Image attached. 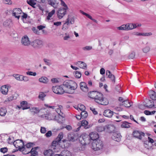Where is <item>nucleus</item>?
I'll use <instances>...</instances> for the list:
<instances>
[{"mask_svg": "<svg viewBox=\"0 0 156 156\" xmlns=\"http://www.w3.org/2000/svg\"><path fill=\"white\" fill-rule=\"evenodd\" d=\"M99 136L96 132H93L90 134L89 136H80L79 138L80 143L83 145H85L89 143V141L91 143L96 140H99Z\"/></svg>", "mask_w": 156, "mask_h": 156, "instance_id": "1", "label": "nucleus"}, {"mask_svg": "<svg viewBox=\"0 0 156 156\" xmlns=\"http://www.w3.org/2000/svg\"><path fill=\"white\" fill-rule=\"evenodd\" d=\"M63 87L65 89V92L73 94L74 93V90L76 89L77 86L74 81L67 80L64 81L62 85Z\"/></svg>", "mask_w": 156, "mask_h": 156, "instance_id": "2", "label": "nucleus"}, {"mask_svg": "<svg viewBox=\"0 0 156 156\" xmlns=\"http://www.w3.org/2000/svg\"><path fill=\"white\" fill-rule=\"evenodd\" d=\"M100 96H98V95L94 99L95 101L101 105H107L108 104V100L103 97V95L102 94L99 93Z\"/></svg>", "mask_w": 156, "mask_h": 156, "instance_id": "3", "label": "nucleus"}, {"mask_svg": "<svg viewBox=\"0 0 156 156\" xmlns=\"http://www.w3.org/2000/svg\"><path fill=\"white\" fill-rule=\"evenodd\" d=\"M103 147V144L100 140H97L91 143V147L95 151L100 150Z\"/></svg>", "mask_w": 156, "mask_h": 156, "instance_id": "4", "label": "nucleus"}, {"mask_svg": "<svg viewBox=\"0 0 156 156\" xmlns=\"http://www.w3.org/2000/svg\"><path fill=\"white\" fill-rule=\"evenodd\" d=\"M13 144L16 148H18L19 151L23 152L25 150V148L24 146V143L22 140H17L14 141Z\"/></svg>", "mask_w": 156, "mask_h": 156, "instance_id": "5", "label": "nucleus"}, {"mask_svg": "<svg viewBox=\"0 0 156 156\" xmlns=\"http://www.w3.org/2000/svg\"><path fill=\"white\" fill-rule=\"evenodd\" d=\"M52 89L55 93L58 94H62L65 92L62 85L59 86H53Z\"/></svg>", "mask_w": 156, "mask_h": 156, "instance_id": "6", "label": "nucleus"}, {"mask_svg": "<svg viewBox=\"0 0 156 156\" xmlns=\"http://www.w3.org/2000/svg\"><path fill=\"white\" fill-rule=\"evenodd\" d=\"M43 44V41L39 39H36L31 43V45L35 48H38L41 47Z\"/></svg>", "mask_w": 156, "mask_h": 156, "instance_id": "7", "label": "nucleus"}, {"mask_svg": "<svg viewBox=\"0 0 156 156\" xmlns=\"http://www.w3.org/2000/svg\"><path fill=\"white\" fill-rule=\"evenodd\" d=\"M22 12V11L20 8H15L12 11V16L19 20L20 17V15Z\"/></svg>", "mask_w": 156, "mask_h": 156, "instance_id": "8", "label": "nucleus"}, {"mask_svg": "<svg viewBox=\"0 0 156 156\" xmlns=\"http://www.w3.org/2000/svg\"><path fill=\"white\" fill-rule=\"evenodd\" d=\"M133 137L136 138L140 140H141L142 136H144L145 133L141 131L138 130L134 131L133 133Z\"/></svg>", "mask_w": 156, "mask_h": 156, "instance_id": "9", "label": "nucleus"}, {"mask_svg": "<svg viewBox=\"0 0 156 156\" xmlns=\"http://www.w3.org/2000/svg\"><path fill=\"white\" fill-rule=\"evenodd\" d=\"M67 9L62 8H60L57 12V15L59 19H61L66 15Z\"/></svg>", "mask_w": 156, "mask_h": 156, "instance_id": "10", "label": "nucleus"}, {"mask_svg": "<svg viewBox=\"0 0 156 156\" xmlns=\"http://www.w3.org/2000/svg\"><path fill=\"white\" fill-rule=\"evenodd\" d=\"M21 43L24 46H28L30 44V41L27 35H25L21 39Z\"/></svg>", "mask_w": 156, "mask_h": 156, "instance_id": "11", "label": "nucleus"}, {"mask_svg": "<svg viewBox=\"0 0 156 156\" xmlns=\"http://www.w3.org/2000/svg\"><path fill=\"white\" fill-rule=\"evenodd\" d=\"M112 139L117 141H119L121 140V135L118 132L114 133L112 136Z\"/></svg>", "mask_w": 156, "mask_h": 156, "instance_id": "12", "label": "nucleus"}, {"mask_svg": "<svg viewBox=\"0 0 156 156\" xmlns=\"http://www.w3.org/2000/svg\"><path fill=\"white\" fill-rule=\"evenodd\" d=\"M80 89L83 91L87 92L88 91V88L85 82H81L80 83Z\"/></svg>", "mask_w": 156, "mask_h": 156, "instance_id": "13", "label": "nucleus"}, {"mask_svg": "<svg viewBox=\"0 0 156 156\" xmlns=\"http://www.w3.org/2000/svg\"><path fill=\"white\" fill-rule=\"evenodd\" d=\"M98 95V96H100L99 92L96 91H92L89 92L88 94V96L90 98L94 99Z\"/></svg>", "mask_w": 156, "mask_h": 156, "instance_id": "14", "label": "nucleus"}, {"mask_svg": "<svg viewBox=\"0 0 156 156\" xmlns=\"http://www.w3.org/2000/svg\"><path fill=\"white\" fill-rule=\"evenodd\" d=\"M75 64L79 66L81 69H87V64L81 61H78L75 63Z\"/></svg>", "mask_w": 156, "mask_h": 156, "instance_id": "15", "label": "nucleus"}, {"mask_svg": "<svg viewBox=\"0 0 156 156\" xmlns=\"http://www.w3.org/2000/svg\"><path fill=\"white\" fill-rule=\"evenodd\" d=\"M10 87L9 85H5L1 87V91L2 93L4 94H7L8 91V88Z\"/></svg>", "mask_w": 156, "mask_h": 156, "instance_id": "16", "label": "nucleus"}, {"mask_svg": "<svg viewBox=\"0 0 156 156\" xmlns=\"http://www.w3.org/2000/svg\"><path fill=\"white\" fill-rule=\"evenodd\" d=\"M113 115V112L109 109L105 110L103 112V115L107 117L111 118Z\"/></svg>", "mask_w": 156, "mask_h": 156, "instance_id": "17", "label": "nucleus"}, {"mask_svg": "<svg viewBox=\"0 0 156 156\" xmlns=\"http://www.w3.org/2000/svg\"><path fill=\"white\" fill-rule=\"evenodd\" d=\"M38 148V147L32 148L30 151H28L27 153L23 152V154H26L30 153L31 154V156H35L37 154V152L36 151V150Z\"/></svg>", "mask_w": 156, "mask_h": 156, "instance_id": "18", "label": "nucleus"}, {"mask_svg": "<svg viewBox=\"0 0 156 156\" xmlns=\"http://www.w3.org/2000/svg\"><path fill=\"white\" fill-rule=\"evenodd\" d=\"M153 103L154 101L152 100H146L144 105L148 108H151L154 106Z\"/></svg>", "mask_w": 156, "mask_h": 156, "instance_id": "19", "label": "nucleus"}, {"mask_svg": "<svg viewBox=\"0 0 156 156\" xmlns=\"http://www.w3.org/2000/svg\"><path fill=\"white\" fill-rule=\"evenodd\" d=\"M106 74L108 75V77L110 79V80L113 83H115V76L111 74V72L109 70L106 71Z\"/></svg>", "mask_w": 156, "mask_h": 156, "instance_id": "20", "label": "nucleus"}, {"mask_svg": "<svg viewBox=\"0 0 156 156\" xmlns=\"http://www.w3.org/2000/svg\"><path fill=\"white\" fill-rule=\"evenodd\" d=\"M66 21L68 22L69 24H72L74 23V17L70 15H69L68 16V18L66 20Z\"/></svg>", "mask_w": 156, "mask_h": 156, "instance_id": "21", "label": "nucleus"}, {"mask_svg": "<svg viewBox=\"0 0 156 156\" xmlns=\"http://www.w3.org/2000/svg\"><path fill=\"white\" fill-rule=\"evenodd\" d=\"M80 122H81V126L84 127V128L86 129H88L91 126L90 125H88V122L86 120H83Z\"/></svg>", "mask_w": 156, "mask_h": 156, "instance_id": "22", "label": "nucleus"}, {"mask_svg": "<svg viewBox=\"0 0 156 156\" xmlns=\"http://www.w3.org/2000/svg\"><path fill=\"white\" fill-rule=\"evenodd\" d=\"M149 94L151 99L153 100H156V93L154 91L152 90L149 91Z\"/></svg>", "mask_w": 156, "mask_h": 156, "instance_id": "23", "label": "nucleus"}, {"mask_svg": "<svg viewBox=\"0 0 156 156\" xmlns=\"http://www.w3.org/2000/svg\"><path fill=\"white\" fill-rule=\"evenodd\" d=\"M120 105H124L125 107L129 108L132 106V104H131V103L127 100H126L122 101V104Z\"/></svg>", "mask_w": 156, "mask_h": 156, "instance_id": "24", "label": "nucleus"}, {"mask_svg": "<svg viewBox=\"0 0 156 156\" xmlns=\"http://www.w3.org/2000/svg\"><path fill=\"white\" fill-rule=\"evenodd\" d=\"M75 135L73 133H69L68 135V139L69 141H73L75 140Z\"/></svg>", "mask_w": 156, "mask_h": 156, "instance_id": "25", "label": "nucleus"}, {"mask_svg": "<svg viewBox=\"0 0 156 156\" xmlns=\"http://www.w3.org/2000/svg\"><path fill=\"white\" fill-rule=\"evenodd\" d=\"M127 26V30H131L136 27V25L135 24L129 23L126 24Z\"/></svg>", "mask_w": 156, "mask_h": 156, "instance_id": "26", "label": "nucleus"}, {"mask_svg": "<svg viewBox=\"0 0 156 156\" xmlns=\"http://www.w3.org/2000/svg\"><path fill=\"white\" fill-rule=\"evenodd\" d=\"M53 150L52 149H50L44 151V155L46 156H51L53 151Z\"/></svg>", "mask_w": 156, "mask_h": 156, "instance_id": "27", "label": "nucleus"}, {"mask_svg": "<svg viewBox=\"0 0 156 156\" xmlns=\"http://www.w3.org/2000/svg\"><path fill=\"white\" fill-rule=\"evenodd\" d=\"M59 141L57 140L56 139H55V140L53 141L51 146V149H52L54 150L55 149V147L58 145V142Z\"/></svg>", "mask_w": 156, "mask_h": 156, "instance_id": "28", "label": "nucleus"}, {"mask_svg": "<svg viewBox=\"0 0 156 156\" xmlns=\"http://www.w3.org/2000/svg\"><path fill=\"white\" fill-rule=\"evenodd\" d=\"M12 24V21L10 19L6 20L3 23V25L5 27H10Z\"/></svg>", "mask_w": 156, "mask_h": 156, "instance_id": "29", "label": "nucleus"}, {"mask_svg": "<svg viewBox=\"0 0 156 156\" xmlns=\"http://www.w3.org/2000/svg\"><path fill=\"white\" fill-rule=\"evenodd\" d=\"M62 156H71V153L67 150H64L62 152Z\"/></svg>", "mask_w": 156, "mask_h": 156, "instance_id": "30", "label": "nucleus"}, {"mask_svg": "<svg viewBox=\"0 0 156 156\" xmlns=\"http://www.w3.org/2000/svg\"><path fill=\"white\" fill-rule=\"evenodd\" d=\"M39 80L40 82L44 83H47L48 82V79L46 77H42L39 79Z\"/></svg>", "mask_w": 156, "mask_h": 156, "instance_id": "31", "label": "nucleus"}, {"mask_svg": "<svg viewBox=\"0 0 156 156\" xmlns=\"http://www.w3.org/2000/svg\"><path fill=\"white\" fill-rule=\"evenodd\" d=\"M152 34L151 32L149 33H137L136 35L137 36H148L152 35Z\"/></svg>", "mask_w": 156, "mask_h": 156, "instance_id": "32", "label": "nucleus"}, {"mask_svg": "<svg viewBox=\"0 0 156 156\" xmlns=\"http://www.w3.org/2000/svg\"><path fill=\"white\" fill-rule=\"evenodd\" d=\"M16 99V96H11L9 97L8 98L6 99L4 103H6L7 102H9L13 100H15Z\"/></svg>", "mask_w": 156, "mask_h": 156, "instance_id": "33", "label": "nucleus"}, {"mask_svg": "<svg viewBox=\"0 0 156 156\" xmlns=\"http://www.w3.org/2000/svg\"><path fill=\"white\" fill-rule=\"evenodd\" d=\"M150 47L149 46H147L143 48L142 50L144 53H146L149 52L150 51Z\"/></svg>", "mask_w": 156, "mask_h": 156, "instance_id": "34", "label": "nucleus"}, {"mask_svg": "<svg viewBox=\"0 0 156 156\" xmlns=\"http://www.w3.org/2000/svg\"><path fill=\"white\" fill-rule=\"evenodd\" d=\"M7 111L5 108H0V115L2 116H4L6 114Z\"/></svg>", "mask_w": 156, "mask_h": 156, "instance_id": "35", "label": "nucleus"}, {"mask_svg": "<svg viewBox=\"0 0 156 156\" xmlns=\"http://www.w3.org/2000/svg\"><path fill=\"white\" fill-rule=\"evenodd\" d=\"M129 124V123L128 122L126 121L124 122H122L121 124V126L122 128H128L130 127Z\"/></svg>", "mask_w": 156, "mask_h": 156, "instance_id": "36", "label": "nucleus"}, {"mask_svg": "<svg viewBox=\"0 0 156 156\" xmlns=\"http://www.w3.org/2000/svg\"><path fill=\"white\" fill-rule=\"evenodd\" d=\"M69 25V24L68 22L66 21L62 26V29L63 30H67L68 28V26Z\"/></svg>", "mask_w": 156, "mask_h": 156, "instance_id": "37", "label": "nucleus"}, {"mask_svg": "<svg viewBox=\"0 0 156 156\" xmlns=\"http://www.w3.org/2000/svg\"><path fill=\"white\" fill-rule=\"evenodd\" d=\"M55 10L53 9L50 12H49L47 17V19L48 20H49L50 19V17H52L53 15L55 13Z\"/></svg>", "mask_w": 156, "mask_h": 156, "instance_id": "38", "label": "nucleus"}, {"mask_svg": "<svg viewBox=\"0 0 156 156\" xmlns=\"http://www.w3.org/2000/svg\"><path fill=\"white\" fill-rule=\"evenodd\" d=\"M55 0H48V3L49 4L51 5L55 8H56L57 6L55 5Z\"/></svg>", "mask_w": 156, "mask_h": 156, "instance_id": "39", "label": "nucleus"}, {"mask_svg": "<svg viewBox=\"0 0 156 156\" xmlns=\"http://www.w3.org/2000/svg\"><path fill=\"white\" fill-rule=\"evenodd\" d=\"M13 76L17 80L22 81V75L19 74H14L13 75Z\"/></svg>", "mask_w": 156, "mask_h": 156, "instance_id": "40", "label": "nucleus"}, {"mask_svg": "<svg viewBox=\"0 0 156 156\" xmlns=\"http://www.w3.org/2000/svg\"><path fill=\"white\" fill-rule=\"evenodd\" d=\"M30 110L31 112H33L35 113L38 112L39 110L38 108L36 107H33L31 108Z\"/></svg>", "mask_w": 156, "mask_h": 156, "instance_id": "41", "label": "nucleus"}, {"mask_svg": "<svg viewBox=\"0 0 156 156\" xmlns=\"http://www.w3.org/2000/svg\"><path fill=\"white\" fill-rule=\"evenodd\" d=\"M75 76L77 78H80L81 76V74L80 72L76 71L74 73Z\"/></svg>", "mask_w": 156, "mask_h": 156, "instance_id": "42", "label": "nucleus"}, {"mask_svg": "<svg viewBox=\"0 0 156 156\" xmlns=\"http://www.w3.org/2000/svg\"><path fill=\"white\" fill-rule=\"evenodd\" d=\"M81 115L82 118H86L88 115L87 112L85 111H82L81 113Z\"/></svg>", "mask_w": 156, "mask_h": 156, "instance_id": "43", "label": "nucleus"}, {"mask_svg": "<svg viewBox=\"0 0 156 156\" xmlns=\"http://www.w3.org/2000/svg\"><path fill=\"white\" fill-rule=\"evenodd\" d=\"M92 47L90 46H87L82 48V49L84 51H88L91 50Z\"/></svg>", "mask_w": 156, "mask_h": 156, "instance_id": "44", "label": "nucleus"}, {"mask_svg": "<svg viewBox=\"0 0 156 156\" xmlns=\"http://www.w3.org/2000/svg\"><path fill=\"white\" fill-rule=\"evenodd\" d=\"M117 29L120 30H127V26L126 25H123L117 27Z\"/></svg>", "mask_w": 156, "mask_h": 156, "instance_id": "45", "label": "nucleus"}, {"mask_svg": "<svg viewBox=\"0 0 156 156\" xmlns=\"http://www.w3.org/2000/svg\"><path fill=\"white\" fill-rule=\"evenodd\" d=\"M27 2L28 4L31 6H33L36 4L34 0H27Z\"/></svg>", "mask_w": 156, "mask_h": 156, "instance_id": "46", "label": "nucleus"}, {"mask_svg": "<svg viewBox=\"0 0 156 156\" xmlns=\"http://www.w3.org/2000/svg\"><path fill=\"white\" fill-rule=\"evenodd\" d=\"M63 137V133H60L58 135V137L56 139L57 140V141L60 142L61 139Z\"/></svg>", "mask_w": 156, "mask_h": 156, "instance_id": "47", "label": "nucleus"}, {"mask_svg": "<svg viewBox=\"0 0 156 156\" xmlns=\"http://www.w3.org/2000/svg\"><path fill=\"white\" fill-rule=\"evenodd\" d=\"M46 96L45 94L43 92H40L38 96V98L41 100H43V98Z\"/></svg>", "mask_w": 156, "mask_h": 156, "instance_id": "48", "label": "nucleus"}, {"mask_svg": "<svg viewBox=\"0 0 156 156\" xmlns=\"http://www.w3.org/2000/svg\"><path fill=\"white\" fill-rule=\"evenodd\" d=\"M105 128L104 126H98L97 127V130L98 132H101L105 130Z\"/></svg>", "mask_w": 156, "mask_h": 156, "instance_id": "49", "label": "nucleus"}, {"mask_svg": "<svg viewBox=\"0 0 156 156\" xmlns=\"http://www.w3.org/2000/svg\"><path fill=\"white\" fill-rule=\"evenodd\" d=\"M43 61L45 63L46 65L49 66L51 64V61L50 60L44 58L43 59Z\"/></svg>", "mask_w": 156, "mask_h": 156, "instance_id": "50", "label": "nucleus"}, {"mask_svg": "<svg viewBox=\"0 0 156 156\" xmlns=\"http://www.w3.org/2000/svg\"><path fill=\"white\" fill-rule=\"evenodd\" d=\"M60 1L61 2L60 4L61 5L64 7V8H63L68 9V7L65 2L62 0H60Z\"/></svg>", "mask_w": 156, "mask_h": 156, "instance_id": "51", "label": "nucleus"}, {"mask_svg": "<svg viewBox=\"0 0 156 156\" xmlns=\"http://www.w3.org/2000/svg\"><path fill=\"white\" fill-rule=\"evenodd\" d=\"M78 107L81 111H84L86 109L85 106L81 104L78 105Z\"/></svg>", "mask_w": 156, "mask_h": 156, "instance_id": "52", "label": "nucleus"}, {"mask_svg": "<svg viewBox=\"0 0 156 156\" xmlns=\"http://www.w3.org/2000/svg\"><path fill=\"white\" fill-rule=\"evenodd\" d=\"M135 55V52H132L129 55L128 58L129 59H133L134 58Z\"/></svg>", "mask_w": 156, "mask_h": 156, "instance_id": "53", "label": "nucleus"}, {"mask_svg": "<svg viewBox=\"0 0 156 156\" xmlns=\"http://www.w3.org/2000/svg\"><path fill=\"white\" fill-rule=\"evenodd\" d=\"M26 74L27 75L30 76H35L36 75V72H33L32 71H28L27 72Z\"/></svg>", "mask_w": 156, "mask_h": 156, "instance_id": "54", "label": "nucleus"}, {"mask_svg": "<svg viewBox=\"0 0 156 156\" xmlns=\"http://www.w3.org/2000/svg\"><path fill=\"white\" fill-rule=\"evenodd\" d=\"M40 131L42 133H45L47 130L45 127L41 126V127Z\"/></svg>", "mask_w": 156, "mask_h": 156, "instance_id": "55", "label": "nucleus"}, {"mask_svg": "<svg viewBox=\"0 0 156 156\" xmlns=\"http://www.w3.org/2000/svg\"><path fill=\"white\" fill-rule=\"evenodd\" d=\"M34 144L32 143H29L26 145V147L27 148H29L33 147Z\"/></svg>", "mask_w": 156, "mask_h": 156, "instance_id": "56", "label": "nucleus"}, {"mask_svg": "<svg viewBox=\"0 0 156 156\" xmlns=\"http://www.w3.org/2000/svg\"><path fill=\"white\" fill-rule=\"evenodd\" d=\"M22 79V81L23 80L25 82H27L29 80V79L28 77L26 76H23V75Z\"/></svg>", "mask_w": 156, "mask_h": 156, "instance_id": "57", "label": "nucleus"}, {"mask_svg": "<svg viewBox=\"0 0 156 156\" xmlns=\"http://www.w3.org/2000/svg\"><path fill=\"white\" fill-rule=\"evenodd\" d=\"M8 151V149L7 147L2 148L0 149V151L4 153L7 152Z\"/></svg>", "mask_w": 156, "mask_h": 156, "instance_id": "58", "label": "nucleus"}, {"mask_svg": "<svg viewBox=\"0 0 156 156\" xmlns=\"http://www.w3.org/2000/svg\"><path fill=\"white\" fill-rule=\"evenodd\" d=\"M3 2L5 4L11 5L12 3V2L11 0H4Z\"/></svg>", "mask_w": 156, "mask_h": 156, "instance_id": "59", "label": "nucleus"}, {"mask_svg": "<svg viewBox=\"0 0 156 156\" xmlns=\"http://www.w3.org/2000/svg\"><path fill=\"white\" fill-rule=\"evenodd\" d=\"M52 135V133L51 131H48L45 134V136L47 137H50Z\"/></svg>", "mask_w": 156, "mask_h": 156, "instance_id": "60", "label": "nucleus"}, {"mask_svg": "<svg viewBox=\"0 0 156 156\" xmlns=\"http://www.w3.org/2000/svg\"><path fill=\"white\" fill-rule=\"evenodd\" d=\"M90 109L92 111L94 115L97 114L98 112L97 111L95 110L94 108H93V107H90Z\"/></svg>", "mask_w": 156, "mask_h": 156, "instance_id": "61", "label": "nucleus"}, {"mask_svg": "<svg viewBox=\"0 0 156 156\" xmlns=\"http://www.w3.org/2000/svg\"><path fill=\"white\" fill-rule=\"evenodd\" d=\"M54 25L56 26H58L61 25V22H57L54 23Z\"/></svg>", "mask_w": 156, "mask_h": 156, "instance_id": "62", "label": "nucleus"}, {"mask_svg": "<svg viewBox=\"0 0 156 156\" xmlns=\"http://www.w3.org/2000/svg\"><path fill=\"white\" fill-rule=\"evenodd\" d=\"M66 36L63 37V39L64 40H67L70 38L69 36V35H67L66 33L65 34Z\"/></svg>", "mask_w": 156, "mask_h": 156, "instance_id": "63", "label": "nucleus"}, {"mask_svg": "<svg viewBox=\"0 0 156 156\" xmlns=\"http://www.w3.org/2000/svg\"><path fill=\"white\" fill-rule=\"evenodd\" d=\"M45 26H43V25H40L39 26H38L37 27V28L38 29H39V30H42L43 29L45 28Z\"/></svg>", "mask_w": 156, "mask_h": 156, "instance_id": "64", "label": "nucleus"}]
</instances>
